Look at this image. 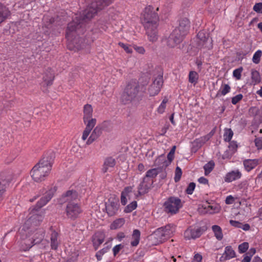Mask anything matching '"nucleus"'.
Here are the masks:
<instances>
[{
  "instance_id": "24",
  "label": "nucleus",
  "mask_w": 262,
  "mask_h": 262,
  "mask_svg": "<svg viewBox=\"0 0 262 262\" xmlns=\"http://www.w3.org/2000/svg\"><path fill=\"white\" fill-rule=\"evenodd\" d=\"M242 176L241 173L238 171H232L228 172L225 178V181L227 182H231L233 181L239 179Z\"/></svg>"
},
{
  "instance_id": "38",
  "label": "nucleus",
  "mask_w": 262,
  "mask_h": 262,
  "mask_svg": "<svg viewBox=\"0 0 262 262\" xmlns=\"http://www.w3.org/2000/svg\"><path fill=\"white\" fill-rule=\"evenodd\" d=\"M159 168H153L148 170L146 173V176L144 178H149L151 179L152 178H155L159 172Z\"/></svg>"
},
{
  "instance_id": "21",
  "label": "nucleus",
  "mask_w": 262,
  "mask_h": 262,
  "mask_svg": "<svg viewBox=\"0 0 262 262\" xmlns=\"http://www.w3.org/2000/svg\"><path fill=\"white\" fill-rule=\"evenodd\" d=\"M54 79V71L50 68H48L45 72L43 77V81L46 82L47 85H51Z\"/></svg>"
},
{
  "instance_id": "32",
  "label": "nucleus",
  "mask_w": 262,
  "mask_h": 262,
  "mask_svg": "<svg viewBox=\"0 0 262 262\" xmlns=\"http://www.w3.org/2000/svg\"><path fill=\"white\" fill-rule=\"evenodd\" d=\"M212 229L215 237L219 241L221 240L223 237L221 228L217 225H213L212 227Z\"/></svg>"
},
{
  "instance_id": "29",
  "label": "nucleus",
  "mask_w": 262,
  "mask_h": 262,
  "mask_svg": "<svg viewBox=\"0 0 262 262\" xmlns=\"http://www.w3.org/2000/svg\"><path fill=\"white\" fill-rule=\"evenodd\" d=\"M10 11L5 6L0 3V24L10 15Z\"/></svg>"
},
{
  "instance_id": "50",
  "label": "nucleus",
  "mask_w": 262,
  "mask_h": 262,
  "mask_svg": "<svg viewBox=\"0 0 262 262\" xmlns=\"http://www.w3.org/2000/svg\"><path fill=\"white\" fill-rule=\"evenodd\" d=\"M124 248V245L122 244H119L115 246L113 249V252L114 256H116V255L119 252L120 250Z\"/></svg>"
},
{
  "instance_id": "4",
  "label": "nucleus",
  "mask_w": 262,
  "mask_h": 262,
  "mask_svg": "<svg viewBox=\"0 0 262 262\" xmlns=\"http://www.w3.org/2000/svg\"><path fill=\"white\" fill-rule=\"evenodd\" d=\"M52 167V163L48 157H43L31 170L30 173L33 179L37 182L43 181L49 174Z\"/></svg>"
},
{
  "instance_id": "60",
  "label": "nucleus",
  "mask_w": 262,
  "mask_h": 262,
  "mask_svg": "<svg viewBox=\"0 0 262 262\" xmlns=\"http://www.w3.org/2000/svg\"><path fill=\"white\" fill-rule=\"evenodd\" d=\"M194 144L196 145V146L198 147H201L203 144V143H202V140H201V138L196 139L194 141Z\"/></svg>"
},
{
  "instance_id": "55",
  "label": "nucleus",
  "mask_w": 262,
  "mask_h": 262,
  "mask_svg": "<svg viewBox=\"0 0 262 262\" xmlns=\"http://www.w3.org/2000/svg\"><path fill=\"white\" fill-rule=\"evenodd\" d=\"M133 187L134 186H127L125 187L121 193L126 195H128V193L132 191Z\"/></svg>"
},
{
  "instance_id": "42",
  "label": "nucleus",
  "mask_w": 262,
  "mask_h": 262,
  "mask_svg": "<svg viewBox=\"0 0 262 262\" xmlns=\"http://www.w3.org/2000/svg\"><path fill=\"white\" fill-rule=\"evenodd\" d=\"M137 207V203L136 201H133L128 204L124 209V212L129 213L135 209Z\"/></svg>"
},
{
  "instance_id": "19",
  "label": "nucleus",
  "mask_w": 262,
  "mask_h": 262,
  "mask_svg": "<svg viewBox=\"0 0 262 262\" xmlns=\"http://www.w3.org/2000/svg\"><path fill=\"white\" fill-rule=\"evenodd\" d=\"M198 38L200 40L199 46L201 47L209 48L206 45L209 40V34L204 30L200 31L197 34Z\"/></svg>"
},
{
  "instance_id": "12",
  "label": "nucleus",
  "mask_w": 262,
  "mask_h": 262,
  "mask_svg": "<svg viewBox=\"0 0 262 262\" xmlns=\"http://www.w3.org/2000/svg\"><path fill=\"white\" fill-rule=\"evenodd\" d=\"M184 37V36L174 30L167 39V46L169 48H173L180 45Z\"/></svg>"
},
{
  "instance_id": "31",
  "label": "nucleus",
  "mask_w": 262,
  "mask_h": 262,
  "mask_svg": "<svg viewBox=\"0 0 262 262\" xmlns=\"http://www.w3.org/2000/svg\"><path fill=\"white\" fill-rule=\"evenodd\" d=\"M251 74L252 82L254 85L260 82L261 77L259 73L257 71L254 69H252Z\"/></svg>"
},
{
  "instance_id": "13",
  "label": "nucleus",
  "mask_w": 262,
  "mask_h": 262,
  "mask_svg": "<svg viewBox=\"0 0 262 262\" xmlns=\"http://www.w3.org/2000/svg\"><path fill=\"white\" fill-rule=\"evenodd\" d=\"M154 180L149 178H144L138 187V194L136 197L144 195L149 191L152 187Z\"/></svg>"
},
{
  "instance_id": "30",
  "label": "nucleus",
  "mask_w": 262,
  "mask_h": 262,
  "mask_svg": "<svg viewBox=\"0 0 262 262\" xmlns=\"http://www.w3.org/2000/svg\"><path fill=\"white\" fill-rule=\"evenodd\" d=\"M104 247L98 251L96 253V257L97 259L99 261L102 259V256L106 253H107L111 248V245H109L107 243H105L104 244Z\"/></svg>"
},
{
  "instance_id": "61",
  "label": "nucleus",
  "mask_w": 262,
  "mask_h": 262,
  "mask_svg": "<svg viewBox=\"0 0 262 262\" xmlns=\"http://www.w3.org/2000/svg\"><path fill=\"white\" fill-rule=\"evenodd\" d=\"M135 49L140 54H143L145 53V49L142 47H136Z\"/></svg>"
},
{
  "instance_id": "49",
  "label": "nucleus",
  "mask_w": 262,
  "mask_h": 262,
  "mask_svg": "<svg viewBox=\"0 0 262 262\" xmlns=\"http://www.w3.org/2000/svg\"><path fill=\"white\" fill-rule=\"evenodd\" d=\"M195 187V184L194 182H191L186 189V193L191 194Z\"/></svg>"
},
{
  "instance_id": "28",
  "label": "nucleus",
  "mask_w": 262,
  "mask_h": 262,
  "mask_svg": "<svg viewBox=\"0 0 262 262\" xmlns=\"http://www.w3.org/2000/svg\"><path fill=\"white\" fill-rule=\"evenodd\" d=\"M257 164L258 160L256 159H247L244 161L245 168L247 171H250L251 170L254 168Z\"/></svg>"
},
{
  "instance_id": "11",
  "label": "nucleus",
  "mask_w": 262,
  "mask_h": 262,
  "mask_svg": "<svg viewBox=\"0 0 262 262\" xmlns=\"http://www.w3.org/2000/svg\"><path fill=\"white\" fill-rule=\"evenodd\" d=\"M81 212L82 210L77 203H68L66 207V213L69 218L75 220L78 217Z\"/></svg>"
},
{
  "instance_id": "52",
  "label": "nucleus",
  "mask_w": 262,
  "mask_h": 262,
  "mask_svg": "<svg viewBox=\"0 0 262 262\" xmlns=\"http://www.w3.org/2000/svg\"><path fill=\"white\" fill-rule=\"evenodd\" d=\"M243 95L241 94H238L232 98V103L233 104H236L243 98Z\"/></svg>"
},
{
  "instance_id": "3",
  "label": "nucleus",
  "mask_w": 262,
  "mask_h": 262,
  "mask_svg": "<svg viewBox=\"0 0 262 262\" xmlns=\"http://www.w3.org/2000/svg\"><path fill=\"white\" fill-rule=\"evenodd\" d=\"M91 18L85 16L84 11L82 14L76 16L72 21L68 24L66 37L68 40L73 41L77 35L82 34L85 29V23Z\"/></svg>"
},
{
  "instance_id": "62",
  "label": "nucleus",
  "mask_w": 262,
  "mask_h": 262,
  "mask_svg": "<svg viewBox=\"0 0 262 262\" xmlns=\"http://www.w3.org/2000/svg\"><path fill=\"white\" fill-rule=\"evenodd\" d=\"M198 181L201 184H207L208 183V180L203 177L200 178L198 179Z\"/></svg>"
},
{
  "instance_id": "33",
  "label": "nucleus",
  "mask_w": 262,
  "mask_h": 262,
  "mask_svg": "<svg viewBox=\"0 0 262 262\" xmlns=\"http://www.w3.org/2000/svg\"><path fill=\"white\" fill-rule=\"evenodd\" d=\"M230 86L227 84H225L222 85L221 89L219 91L216 95V97H219L222 95H225L230 92Z\"/></svg>"
},
{
  "instance_id": "5",
  "label": "nucleus",
  "mask_w": 262,
  "mask_h": 262,
  "mask_svg": "<svg viewBox=\"0 0 262 262\" xmlns=\"http://www.w3.org/2000/svg\"><path fill=\"white\" fill-rule=\"evenodd\" d=\"M139 83L135 80L129 81L126 85L121 97V101L124 104H128L138 99L141 92H144L145 89L141 88Z\"/></svg>"
},
{
  "instance_id": "20",
  "label": "nucleus",
  "mask_w": 262,
  "mask_h": 262,
  "mask_svg": "<svg viewBox=\"0 0 262 262\" xmlns=\"http://www.w3.org/2000/svg\"><path fill=\"white\" fill-rule=\"evenodd\" d=\"M235 256V252L231 246H227L225 249V251L220 258L221 261H224L230 259Z\"/></svg>"
},
{
  "instance_id": "23",
  "label": "nucleus",
  "mask_w": 262,
  "mask_h": 262,
  "mask_svg": "<svg viewBox=\"0 0 262 262\" xmlns=\"http://www.w3.org/2000/svg\"><path fill=\"white\" fill-rule=\"evenodd\" d=\"M51 247L53 250H57L59 244L58 233L55 230H53L51 234Z\"/></svg>"
},
{
  "instance_id": "26",
  "label": "nucleus",
  "mask_w": 262,
  "mask_h": 262,
  "mask_svg": "<svg viewBox=\"0 0 262 262\" xmlns=\"http://www.w3.org/2000/svg\"><path fill=\"white\" fill-rule=\"evenodd\" d=\"M141 232L138 229L134 230L132 235V241L130 242V245L132 247H136L139 243L140 239Z\"/></svg>"
},
{
  "instance_id": "41",
  "label": "nucleus",
  "mask_w": 262,
  "mask_h": 262,
  "mask_svg": "<svg viewBox=\"0 0 262 262\" xmlns=\"http://www.w3.org/2000/svg\"><path fill=\"white\" fill-rule=\"evenodd\" d=\"M168 100L166 97H165L164 98L162 103H161V104L157 109V112L158 113L163 114L164 112L166 106V103H167Z\"/></svg>"
},
{
  "instance_id": "57",
  "label": "nucleus",
  "mask_w": 262,
  "mask_h": 262,
  "mask_svg": "<svg viewBox=\"0 0 262 262\" xmlns=\"http://www.w3.org/2000/svg\"><path fill=\"white\" fill-rule=\"evenodd\" d=\"M202 259V256L201 254L196 253L193 257V261L201 262Z\"/></svg>"
},
{
  "instance_id": "39",
  "label": "nucleus",
  "mask_w": 262,
  "mask_h": 262,
  "mask_svg": "<svg viewBox=\"0 0 262 262\" xmlns=\"http://www.w3.org/2000/svg\"><path fill=\"white\" fill-rule=\"evenodd\" d=\"M233 135V132L231 128L226 129L224 134V140L226 142L231 141Z\"/></svg>"
},
{
  "instance_id": "36",
  "label": "nucleus",
  "mask_w": 262,
  "mask_h": 262,
  "mask_svg": "<svg viewBox=\"0 0 262 262\" xmlns=\"http://www.w3.org/2000/svg\"><path fill=\"white\" fill-rule=\"evenodd\" d=\"M171 226L170 225H167L165 226L164 227H161L158 229L157 232H161V235L165 236V235H169L171 233H172V231L170 230Z\"/></svg>"
},
{
  "instance_id": "46",
  "label": "nucleus",
  "mask_w": 262,
  "mask_h": 262,
  "mask_svg": "<svg viewBox=\"0 0 262 262\" xmlns=\"http://www.w3.org/2000/svg\"><path fill=\"white\" fill-rule=\"evenodd\" d=\"M182 174V171L181 169L179 167H177L175 170V177H174V181L176 182H178L180 181L181 176Z\"/></svg>"
},
{
  "instance_id": "47",
  "label": "nucleus",
  "mask_w": 262,
  "mask_h": 262,
  "mask_svg": "<svg viewBox=\"0 0 262 262\" xmlns=\"http://www.w3.org/2000/svg\"><path fill=\"white\" fill-rule=\"evenodd\" d=\"M243 70L242 67H240L233 71V76L235 77L237 80H239L241 78V74Z\"/></svg>"
},
{
  "instance_id": "37",
  "label": "nucleus",
  "mask_w": 262,
  "mask_h": 262,
  "mask_svg": "<svg viewBox=\"0 0 262 262\" xmlns=\"http://www.w3.org/2000/svg\"><path fill=\"white\" fill-rule=\"evenodd\" d=\"M98 125L100 127L102 131L103 130L108 131L112 128V123L110 121H104Z\"/></svg>"
},
{
  "instance_id": "40",
  "label": "nucleus",
  "mask_w": 262,
  "mask_h": 262,
  "mask_svg": "<svg viewBox=\"0 0 262 262\" xmlns=\"http://www.w3.org/2000/svg\"><path fill=\"white\" fill-rule=\"evenodd\" d=\"M198 78V74L196 72L190 71L189 74V81L191 83L195 84Z\"/></svg>"
},
{
  "instance_id": "59",
  "label": "nucleus",
  "mask_w": 262,
  "mask_h": 262,
  "mask_svg": "<svg viewBox=\"0 0 262 262\" xmlns=\"http://www.w3.org/2000/svg\"><path fill=\"white\" fill-rule=\"evenodd\" d=\"M127 196V195H126L125 194H123V193H121V203L123 205H125L127 203V199H126Z\"/></svg>"
},
{
  "instance_id": "9",
  "label": "nucleus",
  "mask_w": 262,
  "mask_h": 262,
  "mask_svg": "<svg viewBox=\"0 0 262 262\" xmlns=\"http://www.w3.org/2000/svg\"><path fill=\"white\" fill-rule=\"evenodd\" d=\"M165 210L168 213L175 214L182 206L181 200L178 198L171 196L164 203Z\"/></svg>"
},
{
  "instance_id": "10",
  "label": "nucleus",
  "mask_w": 262,
  "mask_h": 262,
  "mask_svg": "<svg viewBox=\"0 0 262 262\" xmlns=\"http://www.w3.org/2000/svg\"><path fill=\"white\" fill-rule=\"evenodd\" d=\"M206 226L202 227L190 226L184 232V236L186 239L199 238L207 230Z\"/></svg>"
},
{
  "instance_id": "56",
  "label": "nucleus",
  "mask_w": 262,
  "mask_h": 262,
  "mask_svg": "<svg viewBox=\"0 0 262 262\" xmlns=\"http://www.w3.org/2000/svg\"><path fill=\"white\" fill-rule=\"evenodd\" d=\"M230 224L235 227L237 228H242V224L238 221H233V220H230Z\"/></svg>"
},
{
  "instance_id": "7",
  "label": "nucleus",
  "mask_w": 262,
  "mask_h": 262,
  "mask_svg": "<svg viewBox=\"0 0 262 262\" xmlns=\"http://www.w3.org/2000/svg\"><path fill=\"white\" fill-rule=\"evenodd\" d=\"M93 108L91 104H87L83 107V122L86 127L83 130L82 139L85 140L90 135L92 129L96 124V119L92 118Z\"/></svg>"
},
{
  "instance_id": "51",
  "label": "nucleus",
  "mask_w": 262,
  "mask_h": 262,
  "mask_svg": "<svg viewBox=\"0 0 262 262\" xmlns=\"http://www.w3.org/2000/svg\"><path fill=\"white\" fill-rule=\"evenodd\" d=\"M253 9L256 12L262 14V3L255 4Z\"/></svg>"
},
{
  "instance_id": "63",
  "label": "nucleus",
  "mask_w": 262,
  "mask_h": 262,
  "mask_svg": "<svg viewBox=\"0 0 262 262\" xmlns=\"http://www.w3.org/2000/svg\"><path fill=\"white\" fill-rule=\"evenodd\" d=\"M233 197L231 195H229L226 198L225 202L227 204H230L233 202Z\"/></svg>"
},
{
  "instance_id": "44",
  "label": "nucleus",
  "mask_w": 262,
  "mask_h": 262,
  "mask_svg": "<svg viewBox=\"0 0 262 262\" xmlns=\"http://www.w3.org/2000/svg\"><path fill=\"white\" fill-rule=\"evenodd\" d=\"M259 113V110L257 107L253 106L249 109V115L252 117H255L258 115Z\"/></svg>"
},
{
  "instance_id": "54",
  "label": "nucleus",
  "mask_w": 262,
  "mask_h": 262,
  "mask_svg": "<svg viewBox=\"0 0 262 262\" xmlns=\"http://www.w3.org/2000/svg\"><path fill=\"white\" fill-rule=\"evenodd\" d=\"M119 45L122 48L124 49V50L126 51L127 53H132V49L131 48H130L129 46H128L127 45H125L122 42H119Z\"/></svg>"
},
{
  "instance_id": "64",
  "label": "nucleus",
  "mask_w": 262,
  "mask_h": 262,
  "mask_svg": "<svg viewBox=\"0 0 262 262\" xmlns=\"http://www.w3.org/2000/svg\"><path fill=\"white\" fill-rule=\"evenodd\" d=\"M229 148H232V149L234 150L236 149V148L237 147V145L236 143V142L232 141L229 146Z\"/></svg>"
},
{
  "instance_id": "45",
  "label": "nucleus",
  "mask_w": 262,
  "mask_h": 262,
  "mask_svg": "<svg viewBox=\"0 0 262 262\" xmlns=\"http://www.w3.org/2000/svg\"><path fill=\"white\" fill-rule=\"evenodd\" d=\"M249 248V244L244 242L238 246V251L241 253H245Z\"/></svg>"
},
{
  "instance_id": "17",
  "label": "nucleus",
  "mask_w": 262,
  "mask_h": 262,
  "mask_svg": "<svg viewBox=\"0 0 262 262\" xmlns=\"http://www.w3.org/2000/svg\"><path fill=\"white\" fill-rule=\"evenodd\" d=\"M105 236L103 232H96L92 237V241L95 250H97L104 241Z\"/></svg>"
},
{
  "instance_id": "53",
  "label": "nucleus",
  "mask_w": 262,
  "mask_h": 262,
  "mask_svg": "<svg viewBox=\"0 0 262 262\" xmlns=\"http://www.w3.org/2000/svg\"><path fill=\"white\" fill-rule=\"evenodd\" d=\"M254 142L258 149H262V137L256 138Z\"/></svg>"
},
{
  "instance_id": "22",
  "label": "nucleus",
  "mask_w": 262,
  "mask_h": 262,
  "mask_svg": "<svg viewBox=\"0 0 262 262\" xmlns=\"http://www.w3.org/2000/svg\"><path fill=\"white\" fill-rule=\"evenodd\" d=\"M102 134V130L99 125H97L93 130L91 136L88 138L86 143L88 145L92 144Z\"/></svg>"
},
{
  "instance_id": "14",
  "label": "nucleus",
  "mask_w": 262,
  "mask_h": 262,
  "mask_svg": "<svg viewBox=\"0 0 262 262\" xmlns=\"http://www.w3.org/2000/svg\"><path fill=\"white\" fill-rule=\"evenodd\" d=\"M119 208V201L118 199L111 198L108 202L105 203V209L109 216L115 215L118 212Z\"/></svg>"
},
{
  "instance_id": "34",
  "label": "nucleus",
  "mask_w": 262,
  "mask_h": 262,
  "mask_svg": "<svg viewBox=\"0 0 262 262\" xmlns=\"http://www.w3.org/2000/svg\"><path fill=\"white\" fill-rule=\"evenodd\" d=\"M125 223V220L123 218L119 219L115 221L111 225V229H117L121 227Z\"/></svg>"
},
{
  "instance_id": "43",
  "label": "nucleus",
  "mask_w": 262,
  "mask_h": 262,
  "mask_svg": "<svg viewBox=\"0 0 262 262\" xmlns=\"http://www.w3.org/2000/svg\"><path fill=\"white\" fill-rule=\"evenodd\" d=\"M262 55V52L261 50H257L254 54L252 61L254 63L257 64L260 62V57Z\"/></svg>"
},
{
  "instance_id": "48",
  "label": "nucleus",
  "mask_w": 262,
  "mask_h": 262,
  "mask_svg": "<svg viewBox=\"0 0 262 262\" xmlns=\"http://www.w3.org/2000/svg\"><path fill=\"white\" fill-rule=\"evenodd\" d=\"M176 148V146H173L167 155V159L168 160L169 163H170L173 159Z\"/></svg>"
},
{
  "instance_id": "6",
  "label": "nucleus",
  "mask_w": 262,
  "mask_h": 262,
  "mask_svg": "<svg viewBox=\"0 0 262 262\" xmlns=\"http://www.w3.org/2000/svg\"><path fill=\"white\" fill-rule=\"evenodd\" d=\"M115 0H88V5L84 10L85 16L92 18L97 13L111 5Z\"/></svg>"
},
{
  "instance_id": "25",
  "label": "nucleus",
  "mask_w": 262,
  "mask_h": 262,
  "mask_svg": "<svg viewBox=\"0 0 262 262\" xmlns=\"http://www.w3.org/2000/svg\"><path fill=\"white\" fill-rule=\"evenodd\" d=\"M116 164L115 160L112 157H108L104 160L103 168L102 169V172L105 173L107 171L110 167H113Z\"/></svg>"
},
{
  "instance_id": "58",
  "label": "nucleus",
  "mask_w": 262,
  "mask_h": 262,
  "mask_svg": "<svg viewBox=\"0 0 262 262\" xmlns=\"http://www.w3.org/2000/svg\"><path fill=\"white\" fill-rule=\"evenodd\" d=\"M211 138L210 134H208V135L201 137V140H202V143L204 144L207 141H208Z\"/></svg>"
},
{
  "instance_id": "2",
  "label": "nucleus",
  "mask_w": 262,
  "mask_h": 262,
  "mask_svg": "<svg viewBox=\"0 0 262 262\" xmlns=\"http://www.w3.org/2000/svg\"><path fill=\"white\" fill-rule=\"evenodd\" d=\"M56 190L55 188L50 189L46 192V195L37 202L35 206L30 208V214L31 215L27 221L26 225H30L31 229H35V227L40 225L43 219V216L37 212L52 198Z\"/></svg>"
},
{
  "instance_id": "8",
  "label": "nucleus",
  "mask_w": 262,
  "mask_h": 262,
  "mask_svg": "<svg viewBox=\"0 0 262 262\" xmlns=\"http://www.w3.org/2000/svg\"><path fill=\"white\" fill-rule=\"evenodd\" d=\"M32 236L31 238L24 239L23 244L26 245L25 250H29L33 246L41 243L45 237V231L43 229H31Z\"/></svg>"
},
{
  "instance_id": "18",
  "label": "nucleus",
  "mask_w": 262,
  "mask_h": 262,
  "mask_svg": "<svg viewBox=\"0 0 262 262\" xmlns=\"http://www.w3.org/2000/svg\"><path fill=\"white\" fill-rule=\"evenodd\" d=\"M78 194L76 191L70 190L62 195V199L65 202L70 203L75 202L78 199Z\"/></svg>"
},
{
  "instance_id": "27",
  "label": "nucleus",
  "mask_w": 262,
  "mask_h": 262,
  "mask_svg": "<svg viewBox=\"0 0 262 262\" xmlns=\"http://www.w3.org/2000/svg\"><path fill=\"white\" fill-rule=\"evenodd\" d=\"M169 164V162H167L163 156L159 157L155 162V165L158 166L159 169L166 168Z\"/></svg>"
},
{
  "instance_id": "35",
  "label": "nucleus",
  "mask_w": 262,
  "mask_h": 262,
  "mask_svg": "<svg viewBox=\"0 0 262 262\" xmlns=\"http://www.w3.org/2000/svg\"><path fill=\"white\" fill-rule=\"evenodd\" d=\"M214 165V162L211 160L204 166V169L205 170L204 173L205 176L208 175L211 172V171L213 169Z\"/></svg>"
},
{
  "instance_id": "16",
  "label": "nucleus",
  "mask_w": 262,
  "mask_h": 262,
  "mask_svg": "<svg viewBox=\"0 0 262 262\" xmlns=\"http://www.w3.org/2000/svg\"><path fill=\"white\" fill-rule=\"evenodd\" d=\"M190 27V22L188 18H183L180 19L179 26L174 30L185 36L188 32Z\"/></svg>"
},
{
  "instance_id": "15",
  "label": "nucleus",
  "mask_w": 262,
  "mask_h": 262,
  "mask_svg": "<svg viewBox=\"0 0 262 262\" xmlns=\"http://www.w3.org/2000/svg\"><path fill=\"white\" fill-rule=\"evenodd\" d=\"M163 83V77L159 75L150 85L148 91L150 96H155L160 92Z\"/></svg>"
},
{
  "instance_id": "1",
  "label": "nucleus",
  "mask_w": 262,
  "mask_h": 262,
  "mask_svg": "<svg viewBox=\"0 0 262 262\" xmlns=\"http://www.w3.org/2000/svg\"><path fill=\"white\" fill-rule=\"evenodd\" d=\"M154 9L151 6L146 7L142 17V23L146 30V34L151 42H155L158 39L157 28L159 16Z\"/></svg>"
}]
</instances>
